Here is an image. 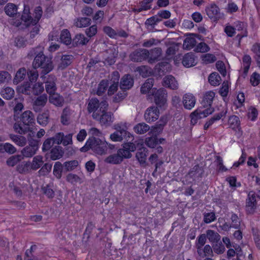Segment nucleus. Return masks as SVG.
<instances>
[{
    "label": "nucleus",
    "instance_id": "052dcab7",
    "mask_svg": "<svg viewBox=\"0 0 260 260\" xmlns=\"http://www.w3.org/2000/svg\"><path fill=\"white\" fill-rule=\"evenodd\" d=\"M226 113H227V110L224 109L222 111H221L220 113L214 115L208 121L211 125L216 121L219 120L223 117H225Z\"/></svg>",
    "mask_w": 260,
    "mask_h": 260
},
{
    "label": "nucleus",
    "instance_id": "9b49d317",
    "mask_svg": "<svg viewBox=\"0 0 260 260\" xmlns=\"http://www.w3.org/2000/svg\"><path fill=\"white\" fill-rule=\"evenodd\" d=\"M149 51L145 49H137L129 55L131 60L135 62H141L149 57Z\"/></svg>",
    "mask_w": 260,
    "mask_h": 260
},
{
    "label": "nucleus",
    "instance_id": "bb28decb",
    "mask_svg": "<svg viewBox=\"0 0 260 260\" xmlns=\"http://www.w3.org/2000/svg\"><path fill=\"white\" fill-rule=\"evenodd\" d=\"M64 101L63 98L55 92L50 95L49 102L56 106H62Z\"/></svg>",
    "mask_w": 260,
    "mask_h": 260
},
{
    "label": "nucleus",
    "instance_id": "0eeeda50",
    "mask_svg": "<svg viewBox=\"0 0 260 260\" xmlns=\"http://www.w3.org/2000/svg\"><path fill=\"white\" fill-rule=\"evenodd\" d=\"M256 195L253 191H250L246 200V211L248 214H253L256 209Z\"/></svg>",
    "mask_w": 260,
    "mask_h": 260
},
{
    "label": "nucleus",
    "instance_id": "c9c22d12",
    "mask_svg": "<svg viewBox=\"0 0 260 260\" xmlns=\"http://www.w3.org/2000/svg\"><path fill=\"white\" fill-rule=\"evenodd\" d=\"M74 57L71 55H62L59 67L62 69L67 68L73 61Z\"/></svg>",
    "mask_w": 260,
    "mask_h": 260
},
{
    "label": "nucleus",
    "instance_id": "423d86ee",
    "mask_svg": "<svg viewBox=\"0 0 260 260\" xmlns=\"http://www.w3.org/2000/svg\"><path fill=\"white\" fill-rule=\"evenodd\" d=\"M151 95L154 103L157 106L160 108L163 107L167 104L168 93L165 88H160L158 89L153 88Z\"/></svg>",
    "mask_w": 260,
    "mask_h": 260
},
{
    "label": "nucleus",
    "instance_id": "680f3d73",
    "mask_svg": "<svg viewBox=\"0 0 260 260\" xmlns=\"http://www.w3.org/2000/svg\"><path fill=\"white\" fill-rule=\"evenodd\" d=\"M209 46L204 42H201L198 44L194 49V51L197 52H207L210 50Z\"/></svg>",
    "mask_w": 260,
    "mask_h": 260
},
{
    "label": "nucleus",
    "instance_id": "f3484780",
    "mask_svg": "<svg viewBox=\"0 0 260 260\" xmlns=\"http://www.w3.org/2000/svg\"><path fill=\"white\" fill-rule=\"evenodd\" d=\"M56 78L55 76L50 75L48 76L45 82L46 90L49 95L54 93L56 90Z\"/></svg>",
    "mask_w": 260,
    "mask_h": 260
},
{
    "label": "nucleus",
    "instance_id": "f257e3e1",
    "mask_svg": "<svg viewBox=\"0 0 260 260\" xmlns=\"http://www.w3.org/2000/svg\"><path fill=\"white\" fill-rule=\"evenodd\" d=\"M35 55L36 56L32 62V66L35 69L41 68L42 69L41 74L45 75L53 70L51 59L43 54L42 47L38 46L31 49L27 54V56L30 58L33 57Z\"/></svg>",
    "mask_w": 260,
    "mask_h": 260
},
{
    "label": "nucleus",
    "instance_id": "e2e57ef3",
    "mask_svg": "<svg viewBox=\"0 0 260 260\" xmlns=\"http://www.w3.org/2000/svg\"><path fill=\"white\" fill-rule=\"evenodd\" d=\"M233 26L235 31L244 32L245 30H247V25L244 22L236 21L233 23Z\"/></svg>",
    "mask_w": 260,
    "mask_h": 260
},
{
    "label": "nucleus",
    "instance_id": "f704fd0d",
    "mask_svg": "<svg viewBox=\"0 0 260 260\" xmlns=\"http://www.w3.org/2000/svg\"><path fill=\"white\" fill-rule=\"evenodd\" d=\"M206 237L213 244L217 243L220 239V235L213 230H208L206 232Z\"/></svg>",
    "mask_w": 260,
    "mask_h": 260
},
{
    "label": "nucleus",
    "instance_id": "ea45409f",
    "mask_svg": "<svg viewBox=\"0 0 260 260\" xmlns=\"http://www.w3.org/2000/svg\"><path fill=\"white\" fill-rule=\"evenodd\" d=\"M154 84L153 78L147 79L141 87V92L143 94L146 93L152 87Z\"/></svg>",
    "mask_w": 260,
    "mask_h": 260
},
{
    "label": "nucleus",
    "instance_id": "a19ab883",
    "mask_svg": "<svg viewBox=\"0 0 260 260\" xmlns=\"http://www.w3.org/2000/svg\"><path fill=\"white\" fill-rule=\"evenodd\" d=\"M71 111L68 108H64L63 110L61 116V122L62 124L67 125L70 122Z\"/></svg>",
    "mask_w": 260,
    "mask_h": 260
},
{
    "label": "nucleus",
    "instance_id": "6e6d98bb",
    "mask_svg": "<svg viewBox=\"0 0 260 260\" xmlns=\"http://www.w3.org/2000/svg\"><path fill=\"white\" fill-rule=\"evenodd\" d=\"M212 251L219 254L223 253L225 251V247L221 242L215 243L212 244Z\"/></svg>",
    "mask_w": 260,
    "mask_h": 260
},
{
    "label": "nucleus",
    "instance_id": "774afa93",
    "mask_svg": "<svg viewBox=\"0 0 260 260\" xmlns=\"http://www.w3.org/2000/svg\"><path fill=\"white\" fill-rule=\"evenodd\" d=\"M202 59L205 63H210L216 60V56L210 53H207L202 56Z\"/></svg>",
    "mask_w": 260,
    "mask_h": 260
},
{
    "label": "nucleus",
    "instance_id": "f8f14e48",
    "mask_svg": "<svg viewBox=\"0 0 260 260\" xmlns=\"http://www.w3.org/2000/svg\"><path fill=\"white\" fill-rule=\"evenodd\" d=\"M137 149L136 154V157L140 165H144L146 164V158L148 155V150L146 148L142 146L143 144L137 143V144L134 143Z\"/></svg>",
    "mask_w": 260,
    "mask_h": 260
},
{
    "label": "nucleus",
    "instance_id": "603ef678",
    "mask_svg": "<svg viewBox=\"0 0 260 260\" xmlns=\"http://www.w3.org/2000/svg\"><path fill=\"white\" fill-rule=\"evenodd\" d=\"M230 219L231 220V223L232 228L235 229H239L240 227L241 221L238 217V215L234 212H232Z\"/></svg>",
    "mask_w": 260,
    "mask_h": 260
},
{
    "label": "nucleus",
    "instance_id": "58836bf2",
    "mask_svg": "<svg viewBox=\"0 0 260 260\" xmlns=\"http://www.w3.org/2000/svg\"><path fill=\"white\" fill-rule=\"evenodd\" d=\"M149 126L144 123H139L134 126L135 132L138 134H143L149 131Z\"/></svg>",
    "mask_w": 260,
    "mask_h": 260
},
{
    "label": "nucleus",
    "instance_id": "9d476101",
    "mask_svg": "<svg viewBox=\"0 0 260 260\" xmlns=\"http://www.w3.org/2000/svg\"><path fill=\"white\" fill-rule=\"evenodd\" d=\"M38 149V142L34 141L30 142L28 145L24 147L21 151V156L24 157L29 158L32 157Z\"/></svg>",
    "mask_w": 260,
    "mask_h": 260
},
{
    "label": "nucleus",
    "instance_id": "4468645a",
    "mask_svg": "<svg viewBox=\"0 0 260 260\" xmlns=\"http://www.w3.org/2000/svg\"><path fill=\"white\" fill-rule=\"evenodd\" d=\"M206 14L210 19L216 21L220 18V9L215 4H211L205 8Z\"/></svg>",
    "mask_w": 260,
    "mask_h": 260
},
{
    "label": "nucleus",
    "instance_id": "0e129e2a",
    "mask_svg": "<svg viewBox=\"0 0 260 260\" xmlns=\"http://www.w3.org/2000/svg\"><path fill=\"white\" fill-rule=\"evenodd\" d=\"M44 91V86L42 83H35L32 87V94L39 95Z\"/></svg>",
    "mask_w": 260,
    "mask_h": 260
},
{
    "label": "nucleus",
    "instance_id": "e433bc0d",
    "mask_svg": "<svg viewBox=\"0 0 260 260\" xmlns=\"http://www.w3.org/2000/svg\"><path fill=\"white\" fill-rule=\"evenodd\" d=\"M204 171L199 165L194 166L188 172V175L191 178H201Z\"/></svg>",
    "mask_w": 260,
    "mask_h": 260
},
{
    "label": "nucleus",
    "instance_id": "4be33fe9",
    "mask_svg": "<svg viewBox=\"0 0 260 260\" xmlns=\"http://www.w3.org/2000/svg\"><path fill=\"white\" fill-rule=\"evenodd\" d=\"M64 154L63 148L60 146H55L51 150L50 158L55 160L61 158Z\"/></svg>",
    "mask_w": 260,
    "mask_h": 260
},
{
    "label": "nucleus",
    "instance_id": "72a5a7b5",
    "mask_svg": "<svg viewBox=\"0 0 260 260\" xmlns=\"http://www.w3.org/2000/svg\"><path fill=\"white\" fill-rule=\"evenodd\" d=\"M91 19L87 17H79L74 20V24L77 27H85L90 24Z\"/></svg>",
    "mask_w": 260,
    "mask_h": 260
},
{
    "label": "nucleus",
    "instance_id": "37998d69",
    "mask_svg": "<svg viewBox=\"0 0 260 260\" xmlns=\"http://www.w3.org/2000/svg\"><path fill=\"white\" fill-rule=\"evenodd\" d=\"M197 41L194 38L188 37L186 38L183 42V48L185 49L189 50L193 48L196 45Z\"/></svg>",
    "mask_w": 260,
    "mask_h": 260
},
{
    "label": "nucleus",
    "instance_id": "5701e85b",
    "mask_svg": "<svg viewBox=\"0 0 260 260\" xmlns=\"http://www.w3.org/2000/svg\"><path fill=\"white\" fill-rule=\"evenodd\" d=\"M89 42V39L81 34H77L72 39L73 46H83L86 45Z\"/></svg>",
    "mask_w": 260,
    "mask_h": 260
},
{
    "label": "nucleus",
    "instance_id": "aec40b11",
    "mask_svg": "<svg viewBox=\"0 0 260 260\" xmlns=\"http://www.w3.org/2000/svg\"><path fill=\"white\" fill-rule=\"evenodd\" d=\"M163 85L173 90L177 89L178 87L177 81L172 75L167 76L164 78Z\"/></svg>",
    "mask_w": 260,
    "mask_h": 260
},
{
    "label": "nucleus",
    "instance_id": "2f4dec72",
    "mask_svg": "<svg viewBox=\"0 0 260 260\" xmlns=\"http://www.w3.org/2000/svg\"><path fill=\"white\" fill-rule=\"evenodd\" d=\"M60 40L61 43L66 45H70L72 43L70 32L68 29H64L61 31Z\"/></svg>",
    "mask_w": 260,
    "mask_h": 260
},
{
    "label": "nucleus",
    "instance_id": "473e14b6",
    "mask_svg": "<svg viewBox=\"0 0 260 260\" xmlns=\"http://www.w3.org/2000/svg\"><path fill=\"white\" fill-rule=\"evenodd\" d=\"M43 157L41 155L35 156L30 162L31 170H37L41 167L44 164Z\"/></svg>",
    "mask_w": 260,
    "mask_h": 260
},
{
    "label": "nucleus",
    "instance_id": "de8ad7c7",
    "mask_svg": "<svg viewBox=\"0 0 260 260\" xmlns=\"http://www.w3.org/2000/svg\"><path fill=\"white\" fill-rule=\"evenodd\" d=\"M109 84L108 80H102L98 85L96 94L102 95L106 91L107 87Z\"/></svg>",
    "mask_w": 260,
    "mask_h": 260
},
{
    "label": "nucleus",
    "instance_id": "a18cd8bd",
    "mask_svg": "<svg viewBox=\"0 0 260 260\" xmlns=\"http://www.w3.org/2000/svg\"><path fill=\"white\" fill-rule=\"evenodd\" d=\"M66 181L73 185L77 183H81L83 181L82 179L76 174L69 173L66 176Z\"/></svg>",
    "mask_w": 260,
    "mask_h": 260
},
{
    "label": "nucleus",
    "instance_id": "1a4fd4ad",
    "mask_svg": "<svg viewBox=\"0 0 260 260\" xmlns=\"http://www.w3.org/2000/svg\"><path fill=\"white\" fill-rule=\"evenodd\" d=\"M101 102L96 98H91L88 101L87 105V111L89 113H92V117L94 118L99 117V113H100L99 109H101Z\"/></svg>",
    "mask_w": 260,
    "mask_h": 260
},
{
    "label": "nucleus",
    "instance_id": "bf43d9fd",
    "mask_svg": "<svg viewBox=\"0 0 260 260\" xmlns=\"http://www.w3.org/2000/svg\"><path fill=\"white\" fill-rule=\"evenodd\" d=\"M43 193L50 199H52L54 197V191L52 189L51 185L47 184L46 186L42 188Z\"/></svg>",
    "mask_w": 260,
    "mask_h": 260
},
{
    "label": "nucleus",
    "instance_id": "20e7f679",
    "mask_svg": "<svg viewBox=\"0 0 260 260\" xmlns=\"http://www.w3.org/2000/svg\"><path fill=\"white\" fill-rule=\"evenodd\" d=\"M207 241V237L205 234H201L197 238L195 246L197 248L198 260H201L202 258L211 256L213 254L212 248L209 245H206L204 248L203 246L205 244Z\"/></svg>",
    "mask_w": 260,
    "mask_h": 260
},
{
    "label": "nucleus",
    "instance_id": "5fc2aeb1",
    "mask_svg": "<svg viewBox=\"0 0 260 260\" xmlns=\"http://www.w3.org/2000/svg\"><path fill=\"white\" fill-rule=\"evenodd\" d=\"M42 9L40 6L37 7L34 11V18H32V24H36L42 17Z\"/></svg>",
    "mask_w": 260,
    "mask_h": 260
},
{
    "label": "nucleus",
    "instance_id": "6e6552de",
    "mask_svg": "<svg viewBox=\"0 0 260 260\" xmlns=\"http://www.w3.org/2000/svg\"><path fill=\"white\" fill-rule=\"evenodd\" d=\"M93 146L92 150L96 154L103 155L106 153L108 150L107 143L100 139L92 138Z\"/></svg>",
    "mask_w": 260,
    "mask_h": 260
},
{
    "label": "nucleus",
    "instance_id": "a211bd4d",
    "mask_svg": "<svg viewBox=\"0 0 260 260\" xmlns=\"http://www.w3.org/2000/svg\"><path fill=\"white\" fill-rule=\"evenodd\" d=\"M119 75L118 72H114L112 75V79L110 81V86L108 90L109 95H112L117 90Z\"/></svg>",
    "mask_w": 260,
    "mask_h": 260
},
{
    "label": "nucleus",
    "instance_id": "69168bd1",
    "mask_svg": "<svg viewBox=\"0 0 260 260\" xmlns=\"http://www.w3.org/2000/svg\"><path fill=\"white\" fill-rule=\"evenodd\" d=\"M36 248L37 246L33 245L29 249L26 250L25 253V260H37V257L32 254V251Z\"/></svg>",
    "mask_w": 260,
    "mask_h": 260
},
{
    "label": "nucleus",
    "instance_id": "f03ea898",
    "mask_svg": "<svg viewBox=\"0 0 260 260\" xmlns=\"http://www.w3.org/2000/svg\"><path fill=\"white\" fill-rule=\"evenodd\" d=\"M122 148L117 150V153L110 155L105 159V162L110 164H119L124 158H130L132 156L131 152L136 150L134 143L126 142L122 145Z\"/></svg>",
    "mask_w": 260,
    "mask_h": 260
},
{
    "label": "nucleus",
    "instance_id": "b1692460",
    "mask_svg": "<svg viewBox=\"0 0 260 260\" xmlns=\"http://www.w3.org/2000/svg\"><path fill=\"white\" fill-rule=\"evenodd\" d=\"M215 93L213 91H207L203 97L202 101L203 106L205 107H211L213 100L215 97Z\"/></svg>",
    "mask_w": 260,
    "mask_h": 260
},
{
    "label": "nucleus",
    "instance_id": "ddd939ff",
    "mask_svg": "<svg viewBox=\"0 0 260 260\" xmlns=\"http://www.w3.org/2000/svg\"><path fill=\"white\" fill-rule=\"evenodd\" d=\"M110 139L114 142H119L123 140L128 141L133 140V136L127 131H115L111 134Z\"/></svg>",
    "mask_w": 260,
    "mask_h": 260
},
{
    "label": "nucleus",
    "instance_id": "3c124183",
    "mask_svg": "<svg viewBox=\"0 0 260 260\" xmlns=\"http://www.w3.org/2000/svg\"><path fill=\"white\" fill-rule=\"evenodd\" d=\"M63 165L59 161L55 163L53 167V174L57 179H60L62 176Z\"/></svg>",
    "mask_w": 260,
    "mask_h": 260
},
{
    "label": "nucleus",
    "instance_id": "09e8293b",
    "mask_svg": "<svg viewBox=\"0 0 260 260\" xmlns=\"http://www.w3.org/2000/svg\"><path fill=\"white\" fill-rule=\"evenodd\" d=\"M49 114L47 112L40 114L37 117V122L43 126H46L49 122Z\"/></svg>",
    "mask_w": 260,
    "mask_h": 260
},
{
    "label": "nucleus",
    "instance_id": "c85d7f7f",
    "mask_svg": "<svg viewBox=\"0 0 260 260\" xmlns=\"http://www.w3.org/2000/svg\"><path fill=\"white\" fill-rule=\"evenodd\" d=\"M9 138L14 143L20 147L25 146L27 143L26 138L22 136L10 134Z\"/></svg>",
    "mask_w": 260,
    "mask_h": 260
},
{
    "label": "nucleus",
    "instance_id": "dca6fc26",
    "mask_svg": "<svg viewBox=\"0 0 260 260\" xmlns=\"http://www.w3.org/2000/svg\"><path fill=\"white\" fill-rule=\"evenodd\" d=\"M182 103L185 109L191 110L195 106L196 99L192 94L187 93L183 95Z\"/></svg>",
    "mask_w": 260,
    "mask_h": 260
},
{
    "label": "nucleus",
    "instance_id": "c756f323",
    "mask_svg": "<svg viewBox=\"0 0 260 260\" xmlns=\"http://www.w3.org/2000/svg\"><path fill=\"white\" fill-rule=\"evenodd\" d=\"M5 11L6 14L10 17H14L20 14L17 13V7L14 4L8 3L5 7Z\"/></svg>",
    "mask_w": 260,
    "mask_h": 260
},
{
    "label": "nucleus",
    "instance_id": "c03bdc74",
    "mask_svg": "<svg viewBox=\"0 0 260 260\" xmlns=\"http://www.w3.org/2000/svg\"><path fill=\"white\" fill-rule=\"evenodd\" d=\"M251 51L254 53V58L255 59L257 66L260 68V44L255 43L253 45Z\"/></svg>",
    "mask_w": 260,
    "mask_h": 260
},
{
    "label": "nucleus",
    "instance_id": "13d9d810",
    "mask_svg": "<svg viewBox=\"0 0 260 260\" xmlns=\"http://www.w3.org/2000/svg\"><path fill=\"white\" fill-rule=\"evenodd\" d=\"M55 144L54 141L52 138H48L44 142L42 147L43 152L49 151Z\"/></svg>",
    "mask_w": 260,
    "mask_h": 260
},
{
    "label": "nucleus",
    "instance_id": "4d7b16f0",
    "mask_svg": "<svg viewBox=\"0 0 260 260\" xmlns=\"http://www.w3.org/2000/svg\"><path fill=\"white\" fill-rule=\"evenodd\" d=\"M228 122L233 129H236L240 125L239 118L236 115H233L230 117Z\"/></svg>",
    "mask_w": 260,
    "mask_h": 260
},
{
    "label": "nucleus",
    "instance_id": "39448f33",
    "mask_svg": "<svg viewBox=\"0 0 260 260\" xmlns=\"http://www.w3.org/2000/svg\"><path fill=\"white\" fill-rule=\"evenodd\" d=\"M108 107V104L107 101H102L101 109H99V117L94 118V119L98 120L101 124H110L113 121L112 114L110 112H107Z\"/></svg>",
    "mask_w": 260,
    "mask_h": 260
},
{
    "label": "nucleus",
    "instance_id": "864d4df0",
    "mask_svg": "<svg viewBox=\"0 0 260 260\" xmlns=\"http://www.w3.org/2000/svg\"><path fill=\"white\" fill-rule=\"evenodd\" d=\"M78 165L79 162L78 160H73L64 162L63 166L66 171L70 172L76 169Z\"/></svg>",
    "mask_w": 260,
    "mask_h": 260
},
{
    "label": "nucleus",
    "instance_id": "4c0bfd02",
    "mask_svg": "<svg viewBox=\"0 0 260 260\" xmlns=\"http://www.w3.org/2000/svg\"><path fill=\"white\" fill-rule=\"evenodd\" d=\"M221 77L216 72L211 73L208 78V81L210 84L214 86L219 85L221 81Z\"/></svg>",
    "mask_w": 260,
    "mask_h": 260
},
{
    "label": "nucleus",
    "instance_id": "79ce46f5",
    "mask_svg": "<svg viewBox=\"0 0 260 260\" xmlns=\"http://www.w3.org/2000/svg\"><path fill=\"white\" fill-rule=\"evenodd\" d=\"M14 89L9 87L3 89L1 92V95L8 100L12 99L14 97Z\"/></svg>",
    "mask_w": 260,
    "mask_h": 260
},
{
    "label": "nucleus",
    "instance_id": "49530a36",
    "mask_svg": "<svg viewBox=\"0 0 260 260\" xmlns=\"http://www.w3.org/2000/svg\"><path fill=\"white\" fill-rule=\"evenodd\" d=\"M22 159H23V157L20 154L13 155L7 160V164L10 167H14Z\"/></svg>",
    "mask_w": 260,
    "mask_h": 260
},
{
    "label": "nucleus",
    "instance_id": "6ab92c4d",
    "mask_svg": "<svg viewBox=\"0 0 260 260\" xmlns=\"http://www.w3.org/2000/svg\"><path fill=\"white\" fill-rule=\"evenodd\" d=\"M134 85V80L130 75H125L121 79L120 87L121 90L129 89Z\"/></svg>",
    "mask_w": 260,
    "mask_h": 260
},
{
    "label": "nucleus",
    "instance_id": "7c9ffc66",
    "mask_svg": "<svg viewBox=\"0 0 260 260\" xmlns=\"http://www.w3.org/2000/svg\"><path fill=\"white\" fill-rule=\"evenodd\" d=\"M21 19L26 23L27 25L32 24V17L30 15L29 8L28 6L24 5V9L21 16Z\"/></svg>",
    "mask_w": 260,
    "mask_h": 260
},
{
    "label": "nucleus",
    "instance_id": "338daca9",
    "mask_svg": "<svg viewBox=\"0 0 260 260\" xmlns=\"http://www.w3.org/2000/svg\"><path fill=\"white\" fill-rule=\"evenodd\" d=\"M20 91L25 94L30 95L32 94V87L30 83L26 82L24 83L19 89Z\"/></svg>",
    "mask_w": 260,
    "mask_h": 260
},
{
    "label": "nucleus",
    "instance_id": "2eb2a0df",
    "mask_svg": "<svg viewBox=\"0 0 260 260\" xmlns=\"http://www.w3.org/2000/svg\"><path fill=\"white\" fill-rule=\"evenodd\" d=\"M159 112L157 107L151 106L147 109L144 114V118L147 122L156 120L159 117Z\"/></svg>",
    "mask_w": 260,
    "mask_h": 260
},
{
    "label": "nucleus",
    "instance_id": "cd10ccee",
    "mask_svg": "<svg viewBox=\"0 0 260 260\" xmlns=\"http://www.w3.org/2000/svg\"><path fill=\"white\" fill-rule=\"evenodd\" d=\"M17 171L20 174H27L31 170L30 162L29 161H23L17 165Z\"/></svg>",
    "mask_w": 260,
    "mask_h": 260
},
{
    "label": "nucleus",
    "instance_id": "7ed1b4c3",
    "mask_svg": "<svg viewBox=\"0 0 260 260\" xmlns=\"http://www.w3.org/2000/svg\"><path fill=\"white\" fill-rule=\"evenodd\" d=\"M22 123L15 122L13 128L16 133L25 134L30 131V125L35 123V119L33 113L29 110L24 111L21 116Z\"/></svg>",
    "mask_w": 260,
    "mask_h": 260
},
{
    "label": "nucleus",
    "instance_id": "393cba45",
    "mask_svg": "<svg viewBox=\"0 0 260 260\" xmlns=\"http://www.w3.org/2000/svg\"><path fill=\"white\" fill-rule=\"evenodd\" d=\"M182 63L186 68L194 66L196 63L194 54L191 53L186 54L183 57Z\"/></svg>",
    "mask_w": 260,
    "mask_h": 260
},
{
    "label": "nucleus",
    "instance_id": "412c9836",
    "mask_svg": "<svg viewBox=\"0 0 260 260\" xmlns=\"http://www.w3.org/2000/svg\"><path fill=\"white\" fill-rule=\"evenodd\" d=\"M161 54V49L160 48H154L149 51L148 62L150 63H152L159 60V57Z\"/></svg>",
    "mask_w": 260,
    "mask_h": 260
},
{
    "label": "nucleus",
    "instance_id": "a878e982",
    "mask_svg": "<svg viewBox=\"0 0 260 260\" xmlns=\"http://www.w3.org/2000/svg\"><path fill=\"white\" fill-rule=\"evenodd\" d=\"M47 101V96L44 94L38 96L34 102L33 108L37 111L39 110V107H44Z\"/></svg>",
    "mask_w": 260,
    "mask_h": 260
},
{
    "label": "nucleus",
    "instance_id": "8fccbe9b",
    "mask_svg": "<svg viewBox=\"0 0 260 260\" xmlns=\"http://www.w3.org/2000/svg\"><path fill=\"white\" fill-rule=\"evenodd\" d=\"M26 71L24 68H20L16 72L14 79V82L17 84L23 80L26 76Z\"/></svg>",
    "mask_w": 260,
    "mask_h": 260
}]
</instances>
